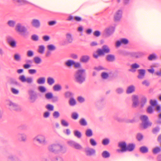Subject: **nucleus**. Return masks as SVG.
I'll return each instance as SVG.
<instances>
[{"mask_svg":"<svg viewBox=\"0 0 161 161\" xmlns=\"http://www.w3.org/2000/svg\"><path fill=\"white\" fill-rule=\"evenodd\" d=\"M110 51H97V52L93 54V57L95 58H97L99 56L103 55L105 53H108Z\"/></svg>","mask_w":161,"mask_h":161,"instance_id":"dca6fc26","label":"nucleus"},{"mask_svg":"<svg viewBox=\"0 0 161 161\" xmlns=\"http://www.w3.org/2000/svg\"><path fill=\"white\" fill-rule=\"evenodd\" d=\"M85 69H78L75 72L74 77L76 82L80 84H81L86 80Z\"/></svg>","mask_w":161,"mask_h":161,"instance_id":"f257e3e1","label":"nucleus"},{"mask_svg":"<svg viewBox=\"0 0 161 161\" xmlns=\"http://www.w3.org/2000/svg\"><path fill=\"white\" fill-rule=\"evenodd\" d=\"M34 62L36 64H39L42 62L41 59L38 57H35L34 58Z\"/></svg>","mask_w":161,"mask_h":161,"instance_id":"6e6d98bb","label":"nucleus"},{"mask_svg":"<svg viewBox=\"0 0 161 161\" xmlns=\"http://www.w3.org/2000/svg\"><path fill=\"white\" fill-rule=\"evenodd\" d=\"M67 149V147L65 146H62L58 144V153L60 152L62 153H65Z\"/></svg>","mask_w":161,"mask_h":161,"instance_id":"6ab92c4d","label":"nucleus"},{"mask_svg":"<svg viewBox=\"0 0 161 161\" xmlns=\"http://www.w3.org/2000/svg\"><path fill=\"white\" fill-rule=\"evenodd\" d=\"M79 123L82 126H85L87 125V122L84 118H81L80 119L79 121Z\"/></svg>","mask_w":161,"mask_h":161,"instance_id":"c85d7f7f","label":"nucleus"},{"mask_svg":"<svg viewBox=\"0 0 161 161\" xmlns=\"http://www.w3.org/2000/svg\"><path fill=\"white\" fill-rule=\"evenodd\" d=\"M31 24L34 27L36 28H39L41 25L40 22L39 20L36 19H34L32 20Z\"/></svg>","mask_w":161,"mask_h":161,"instance_id":"a211bd4d","label":"nucleus"},{"mask_svg":"<svg viewBox=\"0 0 161 161\" xmlns=\"http://www.w3.org/2000/svg\"><path fill=\"white\" fill-rule=\"evenodd\" d=\"M139 74L137 76V77L139 79H142L144 76L146 70L144 69H139L138 70Z\"/></svg>","mask_w":161,"mask_h":161,"instance_id":"412c9836","label":"nucleus"},{"mask_svg":"<svg viewBox=\"0 0 161 161\" xmlns=\"http://www.w3.org/2000/svg\"><path fill=\"white\" fill-rule=\"evenodd\" d=\"M97 50H110L108 46L106 45L103 46L101 48L98 49Z\"/></svg>","mask_w":161,"mask_h":161,"instance_id":"bf43d9fd","label":"nucleus"},{"mask_svg":"<svg viewBox=\"0 0 161 161\" xmlns=\"http://www.w3.org/2000/svg\"><path fill=\"white\" fill-rule=\"evenodd\" d=\"M147 102V98L145 96H143L141 99L140 102V107L142 108Z\"/></svg>","mask_w":161,"mask_h":161,"instance_id":"4be33fe9","label":"nucleus"},{"mask_svg":"<svg viewBox=\"0 0 161 161\" xmlns=\"http://www.w3.org/2000/svg\"><path fill=\"white\" fill-rule=\"evenodd\" d=\"M72 94L71 92L67 91L65 93L64 96L65 98H67L71 97Z\"/></svg>","mask_w":161,"mask_h":161,"instance_id":"338daca9","label":"nucleus"},{"mask_svg":"<svg viewBox=\"0 0 161 161\" xmlns=\"http://www.w3.org/2000/svg\"><path fill=\"white\" fill-rule=\"evenodd\" d=\"M153 107L151 106H149L147 108V112L149 114H152L153 112Z\"/></svg>","mask_w":161,"mask_h":161,"instance_id":"4d7b16f0","label":"nucleus"},{"mask_svg":"<svg viewBox=\"0 0 161 161\" xmlns=\"http://www.w3.org/2000/svg\"><path fill=\"white\" fill-rule=\"evenodd\" d=\"M45 107L49 111H52L53 110L54 108V106L53 105L49 104H47L46 106Z\"/></svg>","mask_w":161,"mask_h":161,"instance_id":"de8ad7c7","label":"nucleus"},{"mask_svg":"<svg viewBox=\"0 0 161 161\" xmlns=\"http://www.w3.org/2000/svg\"><path fill=\"white\" fill-rule=\"evenodd\" d=\"M149 103L151 105L150 106L153 107L156 106L158 104L157 101L156 100H153L152 99H151L150 100Z\"/></svg>","mask_w":161,"mask_h":161,"instance_id":"c03bdc74","label":"nucleus"},{"mask_svg":"<svg viewBox=\"0 0 161 161\" xmlns=\"http://www.w3.org/2000/svg\"><path fill=\"white\" fill-rule=\"evenodd\" d=\"M128 40L125 38H122L117 40L115 43V46L116 47H119L121 45H127L129 43Z\"/></svg>","mask_w":161,"mask_h":161,"instance_id":"0eeeda50","label":"nucleus"},{"mask_svg":"<svg viewBox=\"0 0 161 161\" xmlns=\"http://www.w3.org/2000/svg\"><path fill=\"white\" fill-rule=\"evenodd\" d=\"M144 53L141 52H133L130 53L131 56L136 58H139L142 57Z\"/></svg>","mask_w":161,"mask_h":161,"instance_id":"aec40b11","label":"nucleus"},{"mask_svg":"<svg viewBox=\"0 0 161 161\" xmlns=\"http://www.w3.org/2000/svg\"><path fill=\"white\" fill-rule=\"evenodd\" d=\"M135 145L134 143H129L127 146L126 151L131 152L135 149Z\"/></svg>","mask_w":161,"mask_h":161,"instance_id":"393cba45","label":"nucleus"},{"mask_svg":"<svg viewBox=\"0 0 161 161\" xmlns=\"http://www.w3.org/2000/svg\"><path fill=\"white\" fill-rule=\"evenodd\" d=\"M15 30L17 32L20 33L21 35L24 37L28 36L29 32L27 31V29L24 26L22 25L20 23H18L16 25Z\"/></svg>","mask_w":161,"mask_h":161,"instance_id":"f03ea898","label":"nucleus"},{"mask_svg":"<svg viewBox=\"0 0 161 161\" xmlns=\"http://www.w3.org/2000/svg\"><path fill=\"white\" fill-rule=\"evenodd\" d=\"M29 95V99L31 103H34L37 98V95L36 92L32 89H30L28 91Z\"/></svg>","mask_w":161,"mask_h":161,"instance_id":"20e7f679","label":"nucleus"},{"mask_svg":"<svg viewBox=\"0 0 161 161\" xmlns=\"http://www.w3.org/2000/svg\"><path fill=\"white\" fill-rule=\"evenodd\" d=\"M15 21L13 20H9L7 22L8 25L10 27H13L15 24Z\"/></svg>","mask_w":161,"mask_h":161,"instance_id":"3c124183","label":"nucleus"},{"mask_svg":"<svg viewBox=\"0 0 161 161\" xmlns=\"http://www.w3.org/2000/svg\"><path fill=\"white\" fill-rule=\"evenodd\" d=\"M66 39L68 42L69 43L72 42L73 41V38L71 35L69 33H67L66 35Z\"/></svg>","mask_w":161,"mask_h":161,"instance_id":"58836bf2","label":"nucleus"},{"mask_svg":"<svg viewBox=\"0 0 161 161\" xmlns=\"http://www.w3.org/2000/svg\"><path fill=\"white\" fill-rule=\"evenodd\" d=\"M53 116L54 118L57 119L59 117L60 114L58 111H55L53 113Z\"/></svg>","mask_w":161,"mask_h":161,"instance_id":"052dcab7","label":"nucleus"},{"mask_svg":"<svg viewBox=\"0 0 161 161\" xmlns=\"http://www.w3.org/2000/svg\"><path fill=\"white\" fill-rule=\"evenodd\" d=\"M106 60L108 62H113L115 60L114 55L112 54H108L106 57Z\"/></svg>","mask_w":161,"mask_h":161,"instance_id":"b1692460","label":"nucleus"},{"mask_svg":"<svg viewBox=\"0 0 161 161\" xmlns=\"http://www.w3.org/2000/svg\"><path fill=\"white\" fill-rule=\"evenodd\" d=\"M161 151V148L159 147H157L153 150V152L154 154H157Z\"/></svg>","mask_w":161,"mask_h":161,"instance_id":"49530a36","label":"nucleus"},{"mask_svg":"<svg viewBox=\"0 0 161 161\" xmlns=\"http://www.w3.org/2000/svg\"><path fill=\"white\" fill-rule=\"evenodd\" d=\"M38 89L39 91L41 93H44L47 91V89L46 87L43 86H39L38 87Z\"/></svg>","mask_w":161,"mask_h":161,"instance_id":"8fccbe9b","label":"nucleus"},{"mask_svg":"<svg viewBox=\"0 0 161 161\" xmlns=\"http://www.w3.org/2000/svg\"><path fill=\"white\" fill-rule=\"evenodd\" d=\"M102 156L104 158H107L110 157V154L108 151H104L102 152Z\"/></svg>","mask_w":161,"mask_h":161,"instance_id":"c9c22d12","label":"nucleus"},{"mask_svg":"<svg viewBox=\"0 0 161 161\" xmlns=\"http://www.w3.org/2000/svg\"><path fill=\"white\" fill-rule=\"evenodd\" d=\"M89 58H90L88 56L83 55L81 57L80 60L82 62L86 63L88 62Z\"/></svg>","mask_w":161,"mask_h":161,"instance_id":"bb28decb","label":"nucleus"},{"mask_svg":"<svg viewBox=\"0 0 161 161\" xmlns=\"http://www.w3.org/2000/svg\"><path fill=\"white\" fill-rule=\"evenodd\" d=\"M90 144L93 146H96L97 145V142L93 138H91L90 140Z\"/></svg>","mask_w":161,"mask_h":161,"instance_id":"0e129e2a","label":"nucleus"},{"mask_svg":"<svg viewBox=\"0 0 161 161\" xmlns=\"http://www.w3.org/2000/svg\"><path fill=\"white\" fill-rule=\"evenodd\" d=\"M127 145L125 142H121L119 143L118 146L121 148V149H118L117 151L118 153H123L126 151Z\"/></svg>","mask_w":161,"mask_h":161,"instance_id":"6e6552de","label":"nucleus"},{"mask_svg":"<svg viewBox=\"0 0 161 161\" xmlns=\"http://www.w3.org/2000/svg\"><path fill=\"white\" fill-rule=\"evenodd\" d=\"M93 35L96 37H98L101 35V32L98 30L95 31L93 32Z\"/></svg>","mask_w":161,"mask_h":161,"instance_id":"774afa93","label":"nucleus"},{"mask_svg":"<svg viewBox=\"0 0 161 161\" xmlns=\"http://www.w3.org/2000/svg\"><path fill=\"white\" fill-rule=\"evenodd\" d=\"M140 151L142 153H144L148 152V148L146 146H142L139 148Z\"/></svg>","mask_w":161,"mask_h":161,"instance_id":"c756f323","label":"nucleus"},{"mask_svg":"<svg viewBox=\"0 0 161 161\" xmlns=\"http://www.w3.org/2000/svg\"><path fill=\"white\" fill-rule=\"evenodd\" d=\"M61 123V125L63 126L67 127L69 125V123L64 119H62Z\"/></svg>","mask_w":161,"mask_h":161,"instance_id":"13d9d810","label":"nucleus"},{"mask_svg":"<svg viewBox=\"0 0 161 161\" xmlns=\"http://www.w3.org/2000/svg\"><path fill=\"white\" fill-rule=\"evenodd\" d=\"M9 105L10 107L9 108L11 110H14L17 111L21 110V108L20 106L11 101H9Z\"/></svg>","mask_w":161,"mask_h":161,"instance_id":"9b49d317","label":"nucleus"},{"mask_svg":"<svg viewBox=\"0 0 161 161\" xmlns=\"http://www.w3.org/2000/svg\"><path fill=\"white\" fill-rule=\"evenodd\" d=\"M61 89L62 86L59 84H55L53 87V89L54 91H59Z\"/></svg>","mask_w":161,"mask_h":161,"instance_id":"2f4dec72","label":"nucleus"},{"mask_svg":"<svg viewBox=\"0 0 161 161\" xmlns=\"http://www.w3.org/2000/svg\"><path fill=\"white\" fill-rule=\"evenodd\" d=\"M31 39L32 40L35 41H37L38 40V36L36 34H34L31 36Z\"/></svg>","mask_w":161,"mask_h":161,"instance_id":"680f3d73","label":"nucleus"},{"mask_svg":"<svg viewBox=\"0 0 161 161\" xmlns=\"http://www.w3.org/2000/svg\"><path fill=\"white\" fill-rule=\"evenodd\" d=\"M34 140L43 145H46L47 143V142L46 140L45 137L42 135H39L37 136L34 138Z\"/></svg>","mask_w":161,"mask_h":161,"instance_id":"39448f33","label":"nucleus"},{"mask_svg":"<svg viewBox=\"0 0 161 161\" xmlns=\"http://www.w3.org/2000/svg\"><path fill=\"white\" fill-rule=\"evenodd\" d=\"M85 134L86 136L90 137L93 135V132L91 129H87L85 132Z\"/></svg>","mask_w":161,"mask_h":161,"instance_id":"72a5a7b5","label":"nucleus"},{"mask_svg":"<svg viewBox=\"0 0 161 161\" xmlns=\"http://www.w3.org/2000/svg\"><path fill=\"white\" fill-rule=\"evenodd\" d=\"M110 142L109 139L108 138L103 139L102 142V144L104 146H106Z\"/></svg>","mask_w":161,"mask_h":161,"instance_id":"ea45409f","label":"nucleus"},{"mask_svg":"<svg viewBox=\"0 0 161 161\" xmlns=\"http://www.w3.org/2000/svg\"><path fill=\"white\" fill-rule=\"evenodd\" d=\"M19 3L20 5H22L29 3L25 0H13Z\"/></svg>","mask_w":161,"mask_h":161,"instance_id":"37998d69","label":"nucleus"},{"mask_svg":"<svg viewBox=\"0 0 161 161\" xmlns=\"http://www.w3.org/2000/svg\"><path fill=\"white\" fill-rule=\"evenodd\" d=\"M122 11L121 9L118 10L114 16V20L115 22H119L122 17Z\"/></svg>","mask_w":161,"mask_h":161,"instance_id":"423d86ee","label":"nucleus"},{"mask_svg":"<svg viewBox=\"0 0 161 161\" xmlns=\"http://www.w3.org/2000/svg\"><path fill=\"white\" fill-rule=\"evenodd\" d=\"M135 91V87L133 85H131L129 86L126 90V92L129 94L132 93Z\"/></svg>","mask_w":161,"mask_h":161,"instance_id":"a878e982","label":"nucleus"},{"mask_svg":"<svg viewBox=\"0 0 161 161\" xmlns=\"http://www.w3.org/2000/svg\"><path fill=\"white\" fill-rule=\"evenodd\" d=\"M84 152L87 156H91L94 155L96 153L95 150L91 148L87 147L85 148Z\"/></svg>","mask_w":161,"mask_h":161,"instance_id":"ddd939ff","label":"nucleus"},{"mask_svg":"<svg viewBox=\"0 0 161 161\" xmlns=\"http://www.w3.org/2000/svg\"><path fill=\"white\" fill-rule=\"evenodd\" d=\"M47 50H56V47L53 44H49L47 46Z\"/></svg>","mask_w":161,"mask_h":161,"instance_id":"09e8293b","label":"nucleus"},{"mask_svg":"<svg viewBox=\"0 0 161 161\" xmlns=\"http://www.w3.org/2000/svg\"><path fill=\"white\" fill-rule=\"evenodd\" d=\"M7 40L8 43L12 47H14L16 46V43L13 37L8 36L7 37Z\"/></svg>","mask_w":161,"mask_h":161,"instance_id":"f8f14e48","label":"nucleus"},{"mask_svg":"<svg viewBox=\"0 0 161 161\" xmlns=\"http://www.w3.org/2000/svg\"><path fill=\"white\" fill-rule=\"evenodd\" d=\"M10 84L13 85L18 86L19 85V83H18L15 79L13 78H11L10 79Z\"/></svg>","mask_w":161,"mask_h":161,"instance_id":"79ce46f5","label":"nucleus"},{"mask_svg":"<svg viewBox=\"0 0 161 161\" xmlns=\"http://www.w3.org/2000/svg\"><path fill=\"white\" fill-rule=\"evenodd\" d=\"M143 138V135L141 133H138L136 136V138L138 141L140 142L142 140Z\"/></svg>","mask_w":161,"mask_h":161,"instance_id":"864d4df0","label":"nucleus"},{"mask_svg":"<svg viewBox=\"0 0 161 161\" xmlns=\"http://www.w3.org/2000/svg\"><path fill=\"white\" fill-rule=\"evenodd\" d=\"M140 119L142 121V124L144 129H146L148 127L152 125V123L149 122L148 118L147 116L146 115H141L140 117Z\"/></svg>","mask_w":161,"mask_h":161,"instance_id":"7ed1b4c3","label":"nucleus"},{"mask_svg":"<svg viewBox=\"0 0 161 161\" xmlns=\"http://www.w3.org/2000/svg\"><path fill=\"white\" fill-rule=\"evenodd\" d=\"M47 82L49 85H52L55 83L54 79L51 77H48L47 79Z\"/></svg>","mask_w":161,"mask_h":161,"instance_id":"473e14b6","label":"nucleus"},{"mask_svg":"<svg viewBox=\"0 0 161 161\" xmlns=\"http://www.w3.org/2000/svg\"><path fill=\"white\" fill-rule=\"evenodd\" d=\"M131 67L132 69H129V71L132 72H134L136 71V69L140 67V65L136 63L132 64L131 65Z\"/></svg>","mask_w":161,"mask_h":161,"instance_id":"5701e85b","label":"nucleus"},{"mask_svg":"<svg viewBox=\"0 0 161 161\" xmlns=\"http://www.w3.org/2000/svg\"><path fill=\"white\" fill-rule=\"evenodd\" d=\"M108 74L105 72H103L101 74V76L103 79H106L108 77Z\"/></svg>","mask_w":161,"mask_h":161,"instance_id":"69168bd1","label":"nucleus"},{"mask_svg":"<svg viewBox=\"0 0 161 161\" xmlns=\"http://www.w3.org/2000/svg\"><path fill=\"white\" fill-rule=\"evenodd\" d=\"M45 82V78L44 77H40L37 80V82L39 84H43Z\"/></svg>","mask_w":161,"mask_h":161,"instance_id":"f704fd0d","label":"nucleus"},{"mask_svg":"<svg viewBox=\"0 0 161 161\" xmlns=\"http://www.w3.org/2000/svg\"><path fill=\"white\" fill-rule=\"evenodd\" d=\"M115 29V27L111 26L107 29L105 30V32L107 36H110L112 35Z\"/></svg>","mask_w":161,"mask_h":161,"instance_id":"f3484780","label":"nucleus"},{"mask_svg":"<svg viewBox=\"0 0 161 161\" xmlns=\"http://www.w3.org/2000/svg\"><path fill=\"white\" fill-rule=\"evenodd\" d=\"M58 144H53L49 145L48 149L50 152L55 153H58Z\"/></svg>","mask_w":161,"mask_h":161,"instance_id":"4468645a","label":"nucleus"},{"mask_svg":"<svg viewBox=\"0 0 161 161\" xmlns=\"http://www.w3.org/2000/svg\"><path fill=\"white\" fill-rule=\"evenodd\" d=\"M75 61L74 60L69 59L67 60L65 63V65L67 67H71L74 64Z\"/></svg>","mask_w":161,"mask_h":161,"instance_id":"7c9ffc66","label":"nucleus"},{"mask_svg":"<svg viewBox=\"0 0 161 161\" xmlns=\"http://www.w3.org/2000/svg\"><path fill=\"white\" fill-rule=\"evenodd\" d=\"M116 92L118 94H122L124 92V90L122 87H119L116 89Z\"/></svg>","mask_w":161,"mask_h":161,"instance_id":"e2e57ef3","label":"nucleus"},{"mask_svg":"<svg viewBox=\"0 0 161 161\" xmlns=\"http://www.w3.org/2000/svg\"><path fill=\"white\" fill-rule=\"evenodd\" d=\"M68 144L71 147L77 150H80L82 148L81 146L74 141H69L68 142Z\"/></svg>","mask_w":161,"mask_h":161,"instance_id":"1a4fd4ad","label":"nucleus"},{"mask_svg":"<svg viewBox=\"0 0 161 161\" xmlns=\"http://www.w3.org/2000/svg\"><path fill=\"white\" fill-rule=\"evenodd\" d=\"M19 79L22 82H26L29 84L32 83L33 82V78L31 77L26 78L24 75L19 76Z\"/></svg>","mask_w":161,"mask_h":161,"instance_id":"9d476101","label":"nucleus"},{"mask_svg":"<svg viewBox=\"0 0 161 161\" xmlns=\"http://www.w3.org/2000/svg\"><path fill=\"white\" fill-rule=\"evenodd\" d=\"M14 58L16 61L19 62L20 61L21 58L20 55L18 54H15L14 55Z\"/></svg>","mask_w":161,"mask_h":161,"instance_id":"603ef678","label":"nucleus"},{"mask_svg":"<svg viewBox=\"0 0 161 161\" xmlns=\"http://www.w3.org/2000/svg\"><path fill=\"white\" fill-rule=\"evenodd\" d=\"M158 58L157 55L155 53H152L150 54L148 57V59L150 61L154 60Z\"/></svg>","mask_w":161,"mask_h":161,"instance_id":"cd10ccee","label":"nucleus"},{"mask_svg":"<svg viewBox=\"0 0 161 161\" xmlns=\"http://www.w3.org/2000/svg\"><path fill=\"white\" fill-rule=\"evenodd\" d=\"M69 103L70 106H74L75 105L76 102L74 98L73 97H71L69 100Z\"/></svg>","mask_w":161,"mask_h":161,"instance_id":"a18cd8bd","label":"nucleus"},{"mask_svg":"<svg viewBox=\"0 0 161 161\" xmlns=\"http://www.w3.org/2000/svg\"><path fill=\"white\" fill-rule=\"evenodd\" d=\"M160 128L158 126H157L154 128L152 130V132L154 134H157L160 130Z\"/></svg>","mask_w":161,"mask_h":161,"instance_id":"e433bc0d","label":"nucleus"},{"mask_svg":"<svg viewBox=\"0 0 161 161\" xmlns=\"http://www.w3.org/2000/svg\"><path fill=\"white\" fill-rule=\"evenodd\" d=\"M71 117L73 119L76 120L78 118L79 114L76 112H73L71 114Z\"/></svg>","mask_w":161,"mask_h":161,"instance_id":"5fc2aeb1","label":"nucleus"},{"mask_svg":"<svg viewBox=\"0 0 161 161\" xmlns=\"http://www.w3.org/2000/svg\"><path fill=\"white\" fill-rule=\"evenodd\" d=\"M74 136L78 138H80L82 136L81 133L78 130H75L74 131Z\"/></svg>","mask_w":161,"mask_h":161,"instance_id":"4c0bfd02","label":"nucleus"},{"mask_svg":"<svg viewBox=\"0 0 161 161\" xmlns=\"http://www.w3.org/2000/svg\"><path fill=\"white\" fill-rule=\"evenodd\" d=\"M132 106L134 108H136L139 103L138 97L137 96L133 95L132 97Z\"/></svg>","mask_w":161,"mask_h":161,"instance_id":"2eb2a0df","label":"nucleus"},{"mask_svg":"<svg viewBox=\"0 0 161 161\" xmlns=\"http://www.w3.org/2000/svg\"><path fill=\"white\" fill-rule=\"evenodd\" d=\"M53 94L52 92H48L45 94V97L48 100L52 99L53 97Z\"/></svg>","mask_w":161,"mask_h":161,"instance_id":"a19ab883","label":"nucleus"}]
</instances>
